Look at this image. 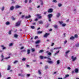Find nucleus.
<instances>
[{
	"label": "nucleus",
	"mask_w": 79,
	"mask_h": 79,
	"mask_svg": "<svg viewBox=\"0 0 79 79\" xmlns=\"http://www.w3.org/2000/svg\"><path fill=\"white\" fill-rule=\"evenodd\" d=\"M27 77H29L30 76V74H27Z\"/></svg>",
	"instance_id": "obj_51"
},
{
	"label": "nucleus",
	"mask_w": 79,
	"mask_h": 79,
	"mask_svg": "<svg viewBox=\"0 0 79 79\" xmlns=\"http://www.w3.org/2000/svg\"><path fill=\"white\" fill-rule=\"evenodd\" d=\"M52 2H54L55 3H56V2H57L56 0H53Z\"/></svg>",
	"instance_id": "obj_43"
},
{
	"label": "nucleus",
	"mask_w": 79,
	"mask_h": 79,
	"mask_svg": "<svg viewBox=\"0 0 79 79\" xmlns=\"http://www.w3.org/2000/svg\"><path fill=\"white\" fill-rule=\"evenodd\" d=\"M47 59H48V60H51V59L49 57H47Z\"/></svg>",
	"instance_id": "obj_53"
},
{
	"label": "nucleus",
	"mask_w": 79,
	"mask_h": 79,
	"mask_svg": "<svg viewBox=\"0 0 79 79\" xmlns=\"http://www.w3.org/2000/svg\"><path fill=\"white\" fill-rule=\"evenodd\" d=\"M38 23H39V24H43V23H44L43 22V21H42L41 20L40 21H39L38 22Z\"/></svg>",
	"instance_id": "obj_20"
},
{
	"label": "nucleus",
	"mask_w": 79,
	"mask_h": 79,
	"mask_svg": "<svg viewBox=\"0 0 79 79\" xmlns=\"http://www.w3.org/2000/svg\"><path fill=\"white\" fill-rule=\"evenodd\" d=\"M38 73L40 75L41 74V72H40V70H39L38 71Z\"/></svg>",
	"instance_id": "obj_27"
},
{
	"label": "nucleus",
	"mask_w": 79,
	"mask_h": 79,
	"mask_svg": "<svg viewBox=\"0 0 79 79\" xmlns=\"http://www.w3.org/2000/svg\"><path fill=\"white\" fill-rule=\"evenodd\" d=\"M47 57L45 56V57H44L43 58H47Z\"/></svg>",
	"instance_id": "obj_63"
},
{
	"label": "nucleus",
	"mask_w": 79,
	"mask_h": 79,
	"mask_svg": "<svg viewBox=\"0 0 79 79\" xmlns=\"http://www.w3.org/2000/svg\"><path fill=\"white\" fill-rule=\"evenodd\" d=\"M59 23L60 24H62L63 23V21H59Z\"/></svg>",
	"instance_id": "obj_33"
},
{
	"label": "nucleus",
	"mask_w": 79,
	"mask_h": 79,
	"mask_svg": "<svg viewBox=\"0 0 79 79\" xmlns=\"http://www.w3.org/2000/svg\"><path fill=\"white\" fill-rule=\"evenodd\" d=\"M13 43H10V44L9 45V46L11 47V46H12V45H13Z\"/></svg>",
	"instance_id": "obj_40"
},
{
	"label": "nucleus",
	"mask_w": 79,
	"mask_h": 79,
	"mask_svg": "<svg viewBox=\"0 0 79 79\" xmlns=\"http://www.w3.org/2000/svg\"><path fill=\"white\" fill-rule=\"evenodd\" d=\"M6 25H9V24H10V22L8 21L6 23Z\"/></svg>",
	"instance_id": "obj_19"
},
{
	"label": "nucleus",
	"mask_w": 79,
	"mask_h": 79,
	"mask_svg": "<svg viewBox=\"0 0 79 79\" xmlns=\"http://www.w3.org/2000/svg\"><path fill=\"white\" fill-rule=\"evenodd\" d=\"M36 16L37 17H38L39 19H42V16H40V15L37 14Z\"/></svg>",
	"instance_id": "obj_6"
},
{
	"label": "nucleus",
	"mask_w": 79,
	"mask_h": 79,
	"mask_svg": "<svg viewBox=\"0 0 79 79\" xmlns=\"http://www.w3.org/2000/svg\"><path fill=\"white\" fill-rule=\"evenodd\" d=\"M18 35L16 34H15L14 35V37L15 38H18Z\"/></svg>",
	"instance_id": "obj_15"
},
{
	"label": "nucleus",
	"mask_w": 79,
	"mask_h": 79,
	"mask_svg": "<svg viewBox=\"0 0 79 79\" xmlns=\"http://www.w3.org/2000/svg\"><path fill=\"white\" fill-rule=\"evenodd\" d=\"M71 59L72 61H74L77 59V57H74L73 56H71Z\"/></svg>",
	"instance_id": "obj_2"
},
{
	"label": "nucleus",
	"mask_w": 79,
	"mask_h": 79,
	"mask_svg": "<svg viewBox=\"0 0 79 79\" xmlns=\"http://www.w3.org/2000/svg\"><path fill=\"white\" fill-rule=\"evenodd\" d=\"M74 37H75V38H77V37H78V36L77 35V34H75V35H74Z\"/></svg>",
	"instance_id": "obj_24"
},
{
	"label": "nucleus",
	"mask_w": 79,
	"mask_h": 79,
	"mask_svg": "<svg viewBox=\"0 0 79 79\" xmlns=\"http://www.w3.org/2000/svg\"><path fill=\"white\" fill-rule=\"evenodd\" d=\"M66 24H65V23H63V24L62 25V27H64L66 26Z\"/></svg>",
	"instance_id": "obj_37"
},
{
	"label": "nucleus",
	"mask_w": 79,
	"mask_h": 79,
	"mask_svg": "<svg viewBox=\"0 0 79 79\" xmlns=\"http://www.w3.org/2000/svg\"><path fill=\"white\" fill-rule=\"evenodd\" d=\"M17 62H18V61L17 60H15V61L14 62V64H15V63H17Z\"/></svg>",
	"instance_id": "obj_46"
},
{
	"label": "nucleus",
	"mask_w": 79,
	"mask_h": 79,
	"mask_svg": "<svg viewBox=\"0 0 79 79\" xmlns=\"http://www.w3.org/2000/svg\"><path fill=\"white\" fill-rule=\"evenodd\" d=\"M11 31H12V30H10L8 32V34L9 35H10V34H11Z\"/></svg>",
	"instance_id": "obj_25"
},
{
	"label": "nucleus",
	"mask_w": 79,
	"mask_h": 79,
	"mask_svg": "<svg viewBox=\"0 0 79 79\" xmlns=\"http://www.w3.org/2000/svg\"><path fill=\"white\" fill-rule=\"evenodd\" d=\"M44 52L43 50H41L39 52V53H42Z\"/></svg>",
	"instance_id": "obj_26"
},
{
	"label": "nucleus",
	"mask_w": 79,
	"mask_h": 79,
	"mask_svg": "<svg viewBox=\"0 0 79 79\" xmlns=\"http://www.w3.org/2000/svg\"><path fill=\"white\" fill-rule=\"evenodd\" d=\"M10 58V56H9V57H6L4 59L5 60H8L9 58Z\"/></svg>",
	"instance_id": "obj_34"
},
{
	"label": "nucleus",
	"mask_w": 79,
	"mask_h": 79,
	"mask_svg": "<svg viewBox=\"0 0 79 79\" xmlns=\"http://www.w3.org/2000/svg\"><path fill=\"white\" fill-rule=\"evenodd\" d=\"M40 41L39 40L35 42V44H39V43H40Z\"/></svg>",
	"instance_id": "obj_28"
},
{
	"label": "nucleus",
	"mask_w": 79,
	"mask_h": 79,
	"mask_svg": "<svg viewBox=\"0 0 79 79\" xmlns=\"http://www.w3.org/2000/svg\"><path fill=\"white\" fill-rule=\"evenodd\" d=\"M48 63H50V64H52L53 63V61L51 60L48 61H47Z\"/></svg>",
	"instance_id": "obj_13"
},
{
	"label": "nucleus",
	"mask_w": 79,
	"mask_h": 79,
	"mask_svg": "<svg viewBox=\"0 0 79 79\" xmlns=\"http://www.w3.org/2000/svg\"><path fill=\"white\" fill-rule=\"evenodd\" d=\"M21 24V22L20 21H18L15 23V26H20V25Z\"/></svg>",
	"instance_id": "obj_1"
},
{
	"label": "nucleus",
	"mask_w": 79,
	"mask_h": 79,
	"mask_svg": "<svg viewBox=\"0 0 79 79\" xmlns=\"http://www.w3.org/2000/svg\"><path fill=\"white\" fill-rule=\"evenodd\" d=\"M31 2H32V1L31 0H30L29 1V2L30 3H31Z\"/></svg>",
	"instance_id": "obj_58"
},
{
	"label": "nucleus",
	"mask_w": 79,
	"mask_h": 79,
	"mask_svg": "<svg viewBox=\"0 0 79 79\" xmlns=\"http://www.w3.org/2000/svg\"><path fill=\"white\" fill-rule=\"evenodd\" d=\"M52 16H53V15L51 14L48 15V18H52Z\"/></svg>",
	"instance_id": "obj_4"
},
{
	"label": "nucleus",
	"mask_w": 79,
	"mask_h": 79,
	"mask_svg": "<svg viewBox=\"0 0 79 79\" xmlns=\"http://www.w3.org/2000/svg\"><path fill=\"white\" fill-rule=\"evenodd\" d=\"M37 38H38V36H36L35 37L34 39L35 40L36 39H37Z\"/></svg>",
	"instance_id": "obj_49"
},
{
	"label": "nucleus",
	"mask_w": 79,
	"mask_h": 79,
	"mask_svg": "<svg viewBox=\"0 0 79 79\" xmlns=\"http://www.w3.org/2000/svg\"><path fill=\"white\" fill-rule=\"evenodd\" d=\"M27 54H29V53H30V50L29 49H28L27 50Z\"/></svg>",
	"instance_id": "obj_35"
},
{
	"label": "nucleus",
	"mask_w": 79,
	"mask_h": 79,
	"mask_svg": "<svg viewBox=\"0 0 79 79\" xmlns=\"http://www.w3.org/2000/svg\"><path fill=\"white\" fill-rule=\"evenodd\" d=\"M12 19H13V20H15V18H14V17H13L12 18Z\"/></svg>",
	"instance_id": "obj_61"
},
{
	"label": "nucleus",
	"mask_w": 79,
	"mask_h": 79,
	"mask_svg": "<svg viewBox=\"0 0 79 79\" xmlns=\"http://www.w3.org/2000/svg\"><path fill=\"white\" fill-rule=\"evenodd\" d=\"M31 29H35V27L34 26H31Z\"/></svg>",
	"instance_id": "obj_41"
},
{
	"label": "nucleus",
	"mask_w": 79,
	"mask_h": 79,
	"mask_svg": "<svg viewBox=\"0 0 79 79\" xmlns=\"http://www.w3.org/2000/svg\"><path fill=\"white\" fill-rule=\"evenodd\" d=\"M67 43V41L66 40L64 42V44H66Z\"/></svg>",
	"instance_id": "obj_50"
},
{
	"label": "nucleus",
	"mask_w": 79,
	"mask_h": 79,
	"mask_svg": "<svg viewBox=\"0 0 79 79\" xmlns=\"http://www.w3.org/2000/svg\"><path fill=\"white\" fill-rule=\"evenodd\" d=\"M45 69H48V65H46L45 66Z\"/></svg>",
	"instance_id": "obj_23"
},
{
	"label": "nucleus",
	"mask_w": 79,
	"mask_h": 79,
	"mask_svg": "<svg viewBox=\"0 0 79 79\" xmlns=\"http://www.w3.org/2000/svg\"><path fill=\"white\" fill-rule=\"evenodd\" d=\"M69 74L66 75L64 77L63 79H66V77H69Z\"/></svg>",
	"instance_id": "obj_7"
},
{
	"label": "nucleus",
	"mask_w": 79,
	"mask_h": 79,
	"mask_svg": "<svg viewBox=\"0 0 79 79\" xmlns=\"http://www.w3.org/2000/svg\"><path fill=\"white\" fill-rule=\"evenodd\" d=\"M48 55H52V53H51V52H49L48 53Z\"/></svg>",
	"instance_id": "obj_47"
},
{
	"label": "nucleus",
	"mask_w": 79,
	"mask_h": 79,
	"mask_svg": "<svg viewBox=\"0 0 79 79\" xmlns=\"http://www.w3.org/2000/svg\"><path fill=\"white\" fill-rule=\"evenodd\" d=\"M31 16V15H29L28 16H26L25 17V18L26 19H28V18H30Z\"/></svg>",
	"instance_id": "obj_10"
},
{
	"label": "nucleus",
	"mask_w": 79,
	"mask_h": 79,
	"mask_svg": "<svg viewBox=\"0 0 79 79\" xmlns=\"http://www.w3.org/2000/svg\"><path fill=\"white\" fill-rule=\"evenodd\" d=\"M58 79H63V78H58Z\"/></svg>",
	"instance_id": "obj_64"
},
{
	"label": "nucleus",
	"mask_w": 79,
	"mask_h": 79,
	"mask_svg": "<svg viewBox=\"0 0 79 79\" xmlns=\"http://www.w3.org/2000/svg\"><path fill=\"white\" fill-rule=\"evenodd\" d=\"M76 46L77 47H79V43H77L76 45Z\"/></svg>",
	"instance_id": "obj_36"
},
{
	"label": "nucleus",
	"mask_w": 79,
	"mask_h": 79,
	"mask_svg": "<svg viewBox=\"0 0 79 79\" xmlns=\"http://www.w3.org/2000/svg\"><path fill=\"white\" fill-rule=\"evenodd\" d=\"M58 6L59 7H60V6H62V4L60 3H59L58 4Z\"/></svg>",
	"instance_id": "obj_32"
},
{
	"label": "nucleus",
	"mask_w": 79,
	"mask_h": 79,
	"mask_svg": "<svg viewBox=\"0 0 79 79\" xmlns=\"http://www.w3.org/2000/svg\"><path fill=\"white\" fill-rule=\"evenodd\" d=\"M16 8H21V6H19V5H17L15 6Z\"/></svg>",
	"instance_id": "obj_18"
},
{
	"label": "nucleus",
	"mask_w": 79,
	"mask_h": 79,
	"mask_svg": "<svg viewBox=\"0 0 79 79\" xmlns=\"http://www.w3.org/2000/svg\"><path fill=\"white\" fill-rule=\"evenodd\" d=\"M43 2H41V5H43Z\"/></svg>",
	"instance_id": "obj_60"
},
{
	"label": "nucleus",
	"mask_w": 79,
	"mask_h": 79,
	"mask_svg": "<svg viewBox=\"0 0 79 79\" xmlns=\"http://www.w3.org/2000/svg\"><path fill=\"white\" fill-rule=\"evenodd\" d=\"M50 35V33H46L44 35V37H47Z\"/></svg>",
	"instance_id": "obj_3"
},
{
	"label": "nucleus",
	"mask_w": 79,
	"mask_h": 79,
	"mask_svg": "<svg viewBox=\"0 0 79 79\" xmlns=\"http://www.w3.org/2000/svg\"><path fill=\"white\" fill-rule=\"evenodd\" d=\"M61 47L54 48L53 50H59L61 48Z\"/></svg>",
	"instance_id": "obj_9"
},
{
	"label": "nucleus",
	"mask_w": 79,
	"mask_h": 79,
	"mask_svg": "<svg viewBox=\"0 0 79 79\" xmlns=\"http://www.w3.org/2000/svg\"><path fill=\"white\" fill-rule=\"evenodd\" d=\"M38 20V19H36L35 20V21H37Z\"/></svg>",
	"instance_id": "obj_59"
},
{
	"label": "nucleus",
	"mask_w": 79,
	"mask_h": 79,
	"mask_svg": "<svg viewBox=\"0 0 79 79\" xmlns=\"http://www.w3.org/2000/svg\"><path fill=\"white\" fill-rule=\"evenodd\" d=\"M54 27L55 29H58V26L57 25H54Z\"/></svg>",
	"instance_id": "obj_8"
},
{
	"label": "nucleus",
	"mask_w": 79,
	"mask_h": 79,
	"mask_svg": "<svg viewBox=\"0 0 79 79\" xmlns=\"http://www.w3.org/2000/svg\"><path fill=\"white\" fill-rule=\"evenodd\" d=\"M59 52H60V50H59L57 52H56L55 53V55H57V54H58V53H59Z\"/></svg>",
	"instance_id": "obj_38"
},
{
	"label": "nucleus",
	"mask_w": 79,
	"mask_h": 79,
	"mask_svg": "<svg viewBox=\"0 0 79 79\" xmlns=\"http://www.w3.org/2000/svg\"><path fill=\"white\" fill-rule=\"evenodd\" d=\"M4 60L3 59V58H2V59L1 60V61H3Z\"/></svg>",
	"instance_id": "obj_57"
},
{
	"label": "nucleus",
	"mask_w": 79,
	"mask_h": 79,
	"mask_svg": "<svg viewBox=\"0 0 79 79\" xmlns=\"http://www.w3.org/2000/svg\"><path fill=\"white\" fill-rule=\"evenodd\" d=\"M25 3H27V0H25Z\"/></svg>",
	"instance_id": "obj_54"
},
{
	"label": "nucleus",
	"mask_w": 79,
	"mask_h": 79,
	"mask_svg": "<svg viewBox=\"0 0 79 79\" xmlns=\"http://www.w3.org/2000/svg\"><path fill=\"white\" fill-rule=\"evenodd\" d=\"M60 16V13H58L57 15H56V17L59 18Z\"/></svg>",
	"instance_id": "obj_17"
},
{
	"label": "nucleus",
	"mask_w": 79,
	"mask_h": 79,
	"mask_svg": "<svg viewBox=\"0 0 79 79\" xmlns=\"http://www.w3.org/2000/svg\"><path fill=\"white\" fill-rule=\"evenodd\" d=\"M52 31V29H50L49 30V31Z\"/></svg>",
	"instance_id": "obj_62"
},
{
	"label": "nucleus",
	"mask_w": 79,
	"mask_h": 79,
	"mask_svg": "<svg viewBox=\"0 0 79 79\" xmlns=\"http://www.w3.org/2000/svg\"><path fill=\"white\" fill-rule=\"evenodd\" d=\"M40 59L42 60V59H43V58H44V56H40Z\"/></svg>",
	"instance_id": "obj_29"
},
{
	"label": "nucleus",
	"mask_w": 79,
	"mask_h": 79,
	"mask_svg": "<svg viewBox=\"0 0 79 79\" xmlns=\"http://www.w3.org/2000/svg\"><path fill=\"white\" fill-rule=\"evenodd\" d=\"M74 73H75L74 71H72V74H73Z\"/></svg>",
	"instance_id": "obj_55"
},
{
	"label": "nucleus",
	"mask_w": 79,
	"mask_h": 79,
	"mask_svg": "<svg viewBox=\"0 0 79 79\" xmlns=\"http://www.w3.org/2000/svg\"><path fill=\"white\" fill-rule=\"evenodd\" d=\"M1 57L2 58H4V56H3V54H2L1 55Z\"/></svg>",
	"instance_id": "obj_48"
},
{
	"label": "nucleus",
	"mask_w": 79,
	"mask_h": 79,
	"mask_svg": "<svg viewBox=\"0 0 79 79\" xmlns=\"http://www.w3.org/2000/svg\"><path fill=\"white\" fill-rule=\"evenodd\" d=\"M0 47H2V50H5V49H6V48L5 47H4V46L3 45H1L0 46Z\"/></svg>",
	"instance_id": "obj_11"
},
{
	"label": "nucleus",
	"mask_w": 79,
	"mask_h": 79,
	"mask_svg": "<svg viewBox=\"0 0 79 79\" xmlns=\"http://www.w3.org/2000/svg\"><path fill=\"white\" fill-rule=\"evenodd\" d=\"M10 10H14V6H12L10 7Z\"/></svg>",
	"instance_id": "obj_14"
},
{
	"label": "nucleus",
	"mask_w": 79,
	"mask_h": 79,
	"mask_svg": "<svg viewBox=\"0 0 79 79\" xmlns=\"http://www.w3.org/2000/svg\"><path fill=\"white\" fill-rule=\"evenodd\" d=\"M31 50H32V52H34V51H35V49H34V48H32V49H31Z\"/></svg>",
	"instance_id": "obj_45"
},
{
	"label": "nucleus",
	"mask_w": 79,
	"mask_h": 79,
	"mask_svg": "<svg viewBox=\"0 0 79 79\" xmlns=\"http://www.w3.org/2000/svg\"><path fill=\"white\" fill-rule=\"evenodd\" d=\"M48 21L49 22H51V18H48Z\"/></svg>",
	"instance_id": "obj_44"
},
{
	"label": "nucleus",
	"mask_w": 79,
	"mask_h": 79,
	"mask_svg": "<svg viewBox=\"0 0 79 79\" xmlns=\"http://www.w3.org/2000/svg\"><path fill=\"white\" fill-rule=\"evenodd\" d=\"M74 39H75V38L73 36H71V37L70 38V40H74Z\"/></svg>",
	"instance_id": "obj_12"
},
{
	"label": "nucleus",
	"mask_w": 79,
	"mask_h": 79,
	"mask_svg": "<svg viewBox=\"0 0 79 79\" xmlns=\"http://www.w3.org/2000/svg\"><path fill=\"white\" fill-rule=\"evenodd\" d=\"M60 60H57V64H59L60 63Z\"/></svg>",
	"instance_id": "obj_30"
},
{
	"label": "nucleus",
	"mask_w": 79,
	"mask_h": 79,
	"mask_svg": "<svg viewBox=\"0 0 79 79\" xmlns=\"http://www.w3.org/2000/svg\"><path fill=\"white\" fill-rule=\"evenodd\" d=\"M48 13H52L53 12V9H50L48 10Z\"/></svg>",
	"instance_id": "obj_5"
},
{
	"label": "nucleus",
	"mask_w": 79,
	"mask_h": 79,
	"mask_svg": "<svg viewBox=\"0 0 79 79\" xmlns=\"http://www.w3.org/2000/svg\"><path fill=\"white\" fill-rule=\"evenodd\" d=\"M42 32H43V31H38L37 32V34H42Z\"/></svg>",
	"instance_id": "obj_21"
},
{
	"label": "nucleus",
	"mask_w": 79,
	"mask_h": 79,
	"mask_svg": "<svg viewBox=\"0 0 79 79\" xmlns=\"http://www.w3.org/2000/svg\"><path fill=\"white\" fill-rule=\"evenodd\" d=\"M4 9H5V7L3 6L2 9V11H3L4 10Z\"/></svg>",
	"instance_id": "obj_42"
},
{
	"label": "nucleus",
	"mask_w": 79,
	"mask_h": 79,
	"mask_svg": "<svg viewBox=\"0 0 79 79\" xmlns=\"http://www.w3.org/2000/svg\"><path fill=\"white\" fill-rule=\"evenodd\" d=\"M54 45V43H52V44L51 46H53Z\"/></svg>",
	"instance_id": "obj_52"
},
{
	"label": "nucleus",
	"mask_w": 79,
	"mask_h": 79,
	"mask_svg": "<svg viewBox=\"0 0 79 79\" xmlns=\"http://www.w3.org/2000/svg\"><path fill=\"white\" fill-rule=\"evenodd\" d=\"M11 69V66L10 65H8L7 70H10Z\"/></svg>",
	"instance_id": "obj_16"
},
{
	"label": "nucleus",
	"mask_w": 79,
	"mask_h": 79,
	"mask_svg": "<svg viewBox=\"0 0 79 79\" xmlns=\"http://www.w3.org/2000/svg\"><path fill=\"white\" fill-rule=\"evenodd\" d=\"M26 58H23L22 59V61H25V60H26Z\"/></svg>",
	"instance_id": "obj_39"
},
{
	"label": "nucleus",
	"mask_w": 79,
	"mask_h": 79,
	"mask_svg": "<svg viewBox=\"0 0 79 79\" xmlns=\"http://www.w3.org/2000/svg\"><path fill=\"white\" fill-rule=\"evenodd\" d=\"M70 52V50L67 51L65 52V54H68V53H69Z\"/></svg>",
	"instance_id": "obj_31"
},
{
	"label": "nucleus",
	"mask_w": 79,
	"mask_h": 79,
	"mask_svg": "<svg viewBox=\"0 0 79 79\" xmlns=\"http://www.w3.org/2000/svg\"><path fill=\"white\" fill-rule=\"evenodd\" d=\"M79 72V70L78 69H75V73H77Z\"/></svg>",
	"instance_id": "obj_22"
},
{
	"label": "nucleus",
	"mask_w": 79,
	"mask_h": 79,
	"mask_svg": "<svg viewBox=\"0 0 79 79\" xmlns=\"http://www.w3.org/2000/svg\"><path fill=\"white\" fill-rule=\"evenodd\" d=\"M23 48H24V47H22L20 48V49L21 50H22V49H23Z\"/></svg>",
	"instance_id": "obj_56"
}]
</instances>
